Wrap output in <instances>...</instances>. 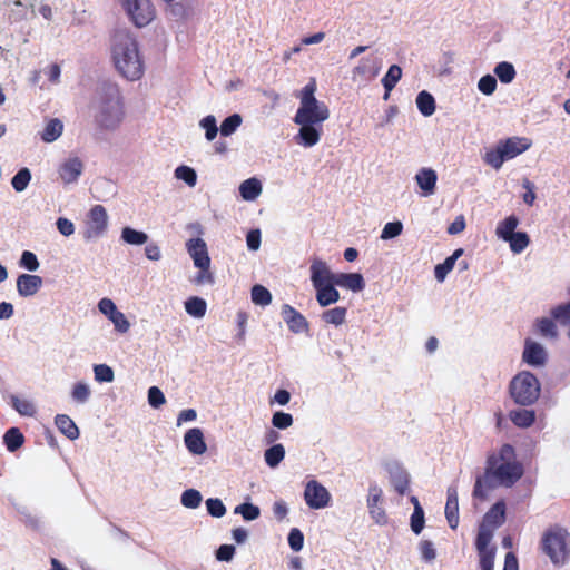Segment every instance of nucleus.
<instances>
[{
  "label": "nucleus",
  "mask_w": 570,
  "mask_h": 570,
  "mask_svg": "<svg viewBox=\"0 0 570 570\" xmlns=\"http://www.w3.org/2000/svg\"><path fill=\"white\" fill-rule=\"evenodd\" d=\"M11 403L13 409L23 416H33L36 414V407L33 403L27 399L12 395Z\"/></svg>",
  "instance_id": "a19ab883"
},
{
  "label": "nucleus",
  "mask_w": 570,
  "mask_h": 570,
  "mask_svg": "<svg viewBox=\"0 0 570 570\" xmlns=\"http://www.w3.org/2000/svg\"><path fill=\"white\" fill-rule=\"evenodd\" d=\"M107 227V216H89L86 222L85 237L94 238L101 235Z\"/></svg>",
  "instance_id": "c85d7f7f"
},
{
  "label": "nucleus",
  "mask_w": 570,
  "mask_h": 570,
  "mask_svg": "<svg viewBox=\"0 0 570 570\" xmlns=\"http://www.w3.org/2000/svg\"><path fill=\"white\" fill-rule=\"evenodd\" d=\"M416 106L423 116H432L435 111V99L430 92L423 90L416 96Z\"/></svg>",
  "instance_id": "473e14b6"
},
{
  "label": "nucleus",
  "mask_w": 570,
  "mask_h": 570,
  "mask_svg": "<svg viewBox=\"0 0 570 570\" xmlns=\"http://www.w3.org/2000/svg\"><path fill=\"white\" fill-rule=\"evenodd\" d=\"M185 309L190 316L200 318L206 314L207 304L205 299L198 296H191L185 302Z\"/></svg>",
  "instance_id": "f704fd0d"
},
{
  "label": "nucleus",
  "mask_w": 570,
  "mask_h": 570,
  "mask_svg": "<svg viewBox=\"0 0 570 570\" xmlns=\"http://www.w3.org/2000/svg\"><path fill=\"white\" fill-rule=\"evenodd\" d=\"M419 187L424 196L432 195L436 185V173L431 168H422L415 176Z\"/></svg>",
  "instance_id": "393cba45"
},
{
  "label": "nucleus",
  "mask_w": 570,
  "mask_h": 570,
  "mask_svg": "<svg viewBox=\"0 0 570 570\" xmlns=\"http://www.w3.org/2000/svg\"><path fill=\"white\" fill-rule=\"evenodd\" d=\"M464 249L458 248L453 252V254L445 258V261L441 264H438L434 267V276L438 282H443L448 274L453 269L455 262L463 255Z\"/></svg>",
  "instance_id": "bb28decb"
},
{
  "label": "nucleus",
  "mask_w": 570,
  "mask_h": 570,
  "mask_svg": "<svg viewBox=\"0 0 570 570\" xmlns=\"http://www.w3.org/2000/svg\"><path fill=\"white\" fill-rule=\"evenodd\" d=\"M381 67V59L370 55L362 58L358 65L353 68L352 78L354 81H371L380 73Z\"/></svg>",
  "instance_id": "f8f14e48"
},
{
  "label": "nucleus",
  "mask_w": 570,
  "mask_h": 570,
  "mask_svg": "<svg viewBox=\"0 0 570 570\" xmlns=\"http://www.w3.org/2000/svg\"><path fill=\"white\" fill-rule=\"evenodd\" d=\"M148 402L155 409H158L160 405L165 404L166 399L159 387L151 386L148 390Z\"/></svg>",
  "instance_id": "680f3d73"
},
{
  "label": "nucleus",
  "mask_w": 570,
  "mask_h": 570,
  "mask_svg": "<svg viewBox=\"0 0 570 570\" xmlns=\"http://www.w3.org/2000/svg\"><path fill=\"white\" fill-rule=\"evenodd\" d=\"M346 308L342 306H337L331 309L323 312L322 320L327 324H333L335 326L342 325L346 318Z\"/></svg>",
  "instance_id": "4c0bfd02"
},
{
  "label": "nucleus",
  "mask_w": 570,
  "mask_h": 570,
  "mask_svg": "<svg viewBox=\"0 0 570 570\" xmlns=\"http://www.w3.org/2000/svg\"><path fill=\"white\" fill-rule=\"evenodd\" d=\"M95 379L99 382H111L114 380V371L106 364H99L94 367Z\"/></svg>",
  "instance_id": "052dcab7"
},
{
  "label": "nucleus",
  "mask_w": 570,
  "mask_h": 570,
  "mask_svg": "<svg viewBox=\"0 0 570 570\" xmlns=\"http://www.w3.org/2000/svg\"><path fill=\"white\" fill-rule=\"evenodd\" d=\"M494 73L502 83H510L515 78V69L512 63L502 61L494 68Z\"/></svg>",
  "instance_id": "58836bf2"
},
{
  "label": "nucleus",
  "mask_w": 570,
  "mask_h": 570,
  "mask_svg": "<svg viewBox=\"0 0 570 570\" xmlns=\"http://www.w3.org/2000/svg\"><path fill=\"white\" fill-rule=\"evenodd\" d=\"M120 2L138 28L146 27L155 19L156 11L150 0H120Z\"/></svg>",
  "instance_id": "1a4fd4ad"
},
{
  "label": "nucleus",
  "mask_w": 570,
  "mask_h": 570,
  "mask_svg": "<svg viewBox=\"0 0 570 570\" xmlns=\"http://www.w3.org/2000/svg\"><path fill=\"white\" fill-rule=\"evenodd\" d=\"M421 556L425 561H432L435 559L436 553L434 546L431 541L424 540L420 543Z\"/></svg>",
  "instance_id": "338daca9"
},
{
  "label": "nucleus",
  "mask_w": 570,
  "mask_h": 570,
  "mask_svg": "<svg viewBox=\"0 0 570 570\" xmlns=\"http://www.w3.org/2000/svg\"><path fill=\"white\" fill-rule=\"evenodd\" d=\"M522 358L529 365L540 366L546 363L547 354L544 348L539 343L527 338Z\"/></svg>",
  "instance_id": "6ab92c4d"
},
{
  "label": "nucleus",
  "mask_w": 570,
  "mask_h": 570,
  "mask_svg": "<svg viewBox=\"0 0 570 570\" xmlns=\"http://www.w3.org/2000/svg\"><path fill=\"white\" fill-rule=\"evenodd\" d=\"M122 239L131 245H142L147 242L148 236L144 232L135 230L130 227H125L122 229Z\"/></svg>",
  "instance_id": "c03bdc74"
},
{
  "label": "nucleus",
  "mask_w": 570,
  "mask_h": 570,
  "mask_svg": "<svg viewBox=\"0 0 570 570\" xmlns=\"http://www.w3.org/2000/svg\"><path fill=\"white\" fill-rule=\"evenodd\" d=\"M304 499L311 509H323L328 505L331 494L318 481L312 480L306 483Z\"/></svg>",
  "instance_id": "9b49d317"
},
{
  "label": "nucleus",
  "mask_w": 570,
  "mask_h": 570,
  "mask_svg": "<svg viewBox=\"0 0 570 570\" xmlns=\"http://www.w3.org/2000/svg\"><path fill=\"white\" fill-rule=\"evenodd\" d=\"M478 88L482 94L490 96L497 89V79L491 75H485L479 80Z\"/></svg>",
  "instance_id": "4d7b16f0"
},
{
  "label": "nucleus",
  "mask_w": 570,
  "mask_h": 570,
  "mask_svg": "<svg viewBox=\"0 0 570 570\" xmlns=\"http://www.w3.org/2000/svg\"><path fill=\"white\" fill-rule=\"evenodd\" d=\"M55 424L68 439L76 440L79 436V429L68 415L58 414L55 417Z\"/></svg>",
  "instance_id": "cd10ccee"
},
{
  "label": "nucleus",
  "mask_w": 570,
  "mask_h": 570,
  "mask_svg": "<svg viewBox=\"0 0 570 570\" xmlns=\"http://www.w3.org/2000/svg\"><path fill=\"white\" fill-rule=\"evenodd\" d=\"M112 60L118 72L128 80H138L144 75L138 43L126 31H118L114 36Z\"/></svg>",
  "instance_id": "f03ea898"
},
{
  "label": "nucleus",
  "mask_w": 570,
  "mask_h": 570,
  "mask_svg": "<svg viewBox=\"0 0 570 570\" xmlns=\"http://www.w3.org/2000/svg\"><path fill=\"white\" fill-rule=\"evenodd\" d=\"M175 176L178 179H181L185 183H187L189 186H194L196 184V180H197L196 171L193 168L188 167V166H179V167H177L176 170H175Z\"/></svg>",
  "instance_id": "864d4df0"
},
{
  "label": "nucleus",
  "mask_w": 570,
  "mask_h": 570,
  "mask_svg": "<svg viewBox=\"0 0 570 570\" xmlns=\"http://www.w3.org/2000/svg\"><path fill=\"white\" fill-rule=\"evenodd\" d=\"M531 141L524 137H511L500 140L495 148L487 150L483 160L494 169H500L504 161L510 160L528 150Z\"/></svg>",
  "instance_id": "39448f33"
},
{
  "label": "nucleus",
  "mask_w": 570,
  "mask_h": 570,
  "mask_svg": "<svg viewBox=\"0 0 570 570\" xmlns=\"http://www.w3.org/2000/svg\"><path fill=\"white\" fill-rule=\"evenodd\" d=\"M492 540V533L487 529H479L475 547L479 553L481 570H493L495 548L489 547Z\"/></svg>",
  "instance_id": "9d476101"
},
{
  "label": "nucleus",
  "mask_w": 570,
  "mask_h": 570,
  "mask_svg": "<svg viewBox=\"0 0 570 570\" xmlns=\"http://www.w3.org/2000/svg\"><path fill=\"white\" fill-rule=\"evenodd\" d=\"M403 230V225L400 220H394V222H390L387 223L382 233H381V238L382 239H391V238H394L396 236H399Z\"/></svg>",
  "instance_id": "6e6d98bb"
},
{
  "label": "nucleus",
  "mask_w": 570,
  "mask_h": 570,
  "mask_svg": "<svg viewBox=\"0 0 570 570\" xmlns=\"http://www.w3.org/2000/svg\"><path fill=\"white\" fill-rule=\"evenodd\" d=\"M185 445L188 449V451L193 454H203L206 452L207 446L204 441V435L200 429H190L186 432L185 438Z\"/></svg>",
  "instance_id": "5701e85b"
},
{
  "label": "nucleus",
  "mask_w": 570,
  "mask_h": 570,
  "mask_svg": "<svg viewBox=\"0 0 570 570\" xmlns=\"http://www.w3.org/2000/svg\"><path fill=\"white\" fill-rule=\"evenodd\" d=\"M301 126L297 134V142L305 147L315 146L321 138L322 127H316V124H298Z\"/></svg>",
  "instance_id": "4be33fe9"
},
{
  "label": "nucleus",
  "mask_w": 570,
  "mask_h": 570,
  "mask_svg": "<svg viewBox=\"0 0 570 570\" xmlns=\"http://www.w3.org/2000/svg\"><path fill=\"white\" fill-rule=\"evenodd\" d=\"M505 521V503L499 501L494 503L490 510L484 514L483 522L479 529L487 528L492 534L493 530L502 525Z\"/></svg>",
  "instance_id": "a211bd4d"
},
{
  "label": "nucleus",
  "mask_w": 570,
  "mask_h": 570,
  "mask_svg": "<svg viewBox=\"0 0 570 570\" xmlns=\"http://www.w3.org/2000/svg\"><path fill=\"white\" fill-rule=\"evenodd\" d=\"M206 508L208 513L215 518H222L226 513V507L222 500L217 498L207 499Z\"/></svg>",
  "instance_id": "603ef678"
},
{
  "label": "nucleus",
  "mask_w": 570,
  "mask_h": 570,
  "mask_svg": "<svg viewBox=\"0 0 570 570\" xmlns=\"http://www.w3.org/2000/svg\"><path fill=\"white\" fill-rule=\"evenodd\" d=\"M261 191L262 184L257 178L246 179L239 187V193L245 200H254Z\"/></svg>",
  "instance_id": "2f4dec72"
},
{
  "label": "nucleus",
  "mask_w": 570,
  "mask_h": 570,
  "mask_svg": "<svg viewBox=\"0 0 570 570\" xmlns=\"http://www.w3.org/2000/svg\"><path fill=\"white\" fill-rule=\"evenodd\" d=\"M414 511L411 515V529L415 534H420L424 528V512L416 498H413Z\"/></svg>",
  "instance_id": "79ce46f5"
},
{
  "label": "nucleus",
  "mask_w": 570,
  "mask_h": 570,
  "mask_svg": "<svg viewBox=\"0 0 570 570\" xmlns=\"http://www.w3.org/2000/svg\"><path fill=\"white\" fill-rule=\"evenodd\" d=\"M20 264L22 267L27 268L28 271H36L39 267V262L37 256L29 250H24L21 255Z\"/></svg>",
  "instance_id": "0e129e2a"
},
{
  "label": "nucleus",
  "mask_w": 570,
  "mask_h": 570,
  "mask_svg": "<svg viewBox=\"0 0 570 570\" xmlns=\"http://www.w3.org/2000/svg\"><path fill=\"white\" fill-rule=\"evenodd\" d=\"M552 318H540L537 321V327L540 334L544 337L556 338L558 336V330Z\"/></svg>",
  "instance_id": "a18cd8bd"
},
{
  "label": "nucleus",
  "mask_w": 570,
  "mask_h": 570,
  "mask_svg": "<svg viewBox=\"0 0 570 570\" xmlns=\"http://www.w3.org/2000/svg\"><path fill=\"white\" fill-rule=\"evenodd\" d=\"M336 284L331 283L323 286H320L318 288H315L316 291V301L317 303L325 307L331 304L336 303L340 299V293L335 288Z\"/></svg>",
  "instance_id": "a878e982"
},
{
  "label": "nucleus",
  "mask_w": 570,
  "mask_h": 570,
  "mask_svg": "<svg viewBox=\"0 0 570 570\" xmlns=\"http://www.w3.org/2000/svg\"><path fill=\"white\" fill-rule=\"evenodd\" d=\"M242 124V117L238 114H234L225 118L220 125L222 136H230Z\"/></svg>",
  "instance_id": "49530a36"
},
{
  "label": "nucleus",
  "mask_w": 570,
  "mask_h": 570,
  "mask_svg": "<svg viewBox=\"0 0 570 570\" xmlns=\"http://www.w3.org/2000/svg\"><path fill=\"white\" fill-rule=\"evenodd\" d=\"M252 301L259 306H267L272 302L271 292L263 285L256 284L252 287Z\"/></svg>",
  "instance_id": "ea45409f"
},
{
  "label": "nucleus",
  "mask_w": 570,
  "mask_h": 570,
  "mask_svg": "<svg viewBox=\"0 0 570 570\" xmlns=\"http://www.w3.org/2000/svg\"><path fill=\"white\" fill-rule=\"evenodd\" d=\"M445 517L451 529L455 530L459 524V499L455 487H450L446 492Z\"/></svg>",
  "instance_id": "412c9836"
},
{
  "label": "nucleus",
  "mask_w": 570,
  "mask_h": 570,
  "mask_svg": "<svg viewBox=\"0 0 570 570\" xmlns=\"http://www.w3.org/2000/svg\"><path fill=\"white\" fill-rule=\"evenodd\" d=\"M62 130V122L59 119L53 118L46 125L41 132V139L46 142H52L61 136Z\"/></svg>",
  "instance_id": "c9c22d12"
},
{
  "label": "nucleus",
  "mask_w": 570,
  "mask_h": 570,
  "mask_svg": "<svg viewBox=\"0 0 570 570\" xmlns=\"http://www.w3.org/2000/svg\"><path fill=\"white\" fill-rule=\"evenodd\" d=\"M83 170V164L79 157H70L59 166L58 174L65 184L77 181Z\"/></svg>",
  "instance_id": "f3484780"
},
{
  "label": "nucleus",
  "mask_w": 570,
  "mask_h": 570,
  "mask_svg": "<svg viewBox=\"0 0 570 570\" xmlns=\"http://www.w3.org/2000/svg\"><path fill=\"white\" fill-rule=\"evenodd\" d=\"M282 317L291 332L298 334L308 330V322L303 314L289 304L282 306Z\"/></svg>",
  "instance_id": "2eb2a0df"
},
{
  "label": "nucleus",
  "mask_w": 570,
  "mask_h": 570,
  "mask_svg": "<svg viewBox=\"0 0 570 570\" xmlns=\"http://www.w3.org/2000/svg\"><path fill=\"white\" fill-rule=\"evenodd\" d=\"M551 317L562 326L570 325V303L560 304L551 309Z\"/></svg>",
  "instance_id": "37998d69"
},
{
  "label": "nucleus",
  "mask_w": 570,
  "mask_h": 570,
  "mask_svg": "<svg viewBox=\"0 0 570 570\" xmlns=\"http://www.w3.org/2000/svg\"><path fill=\"white\" fill-rule=\"evenodd\" d=\"M24 441V435L18 428H10L3 435V443L9 452H16L19 450L23 445Z\"/></svg>",
  "instance_id": "7c9ffc66"
},
{
  "label": "nucleus",
  "mask_w": 570,
  "mask_h": 570,
  "mask_svg": "<svg viewBox=\"0 0 570 570\" xmlns=\"http://www.w3.org/2000/svg\"><path fill=\"white\" fill-rule=\"evenodd\" d=\"M509 417L512 421V423L518 428H529L531 426L535 421V413L533 410H513L510 411Z\"/></svg>",
  "instance_id": "c756f323"
},
{
  "label": "nucleus",
  "mask_w": 570,
  "mask_h": 570,
  "mask_svg": "<svg viewBox=\"0 0 570 570\" xmlns=\"http://www.w3.org/2000/svg\"><path fill=\"white\" fill-rule=\"evenodd\" d=\"M31 174L28 168H21L12 178L11 184L16 191H22L30 183Z\"/></svg>",
  "instance_id": "de8ad7c7"
},
{
  "label": "nucleus",
  "mask_w": 570,
  "mask_h": 570,
  "mask_svg": "<svg viewBox=\"0 0 570 570\" xmlns=\"http://www.w3.org/2000/svg\"><path fill=\"white\" fill-rule=\"evenodd\" d=\"M316 82L312 79L301 91V105L294 117L295 124L322 125L330 117L328 107L315 98Z\"/></svg>",
  "instance_id": "20e7f679"
},
{
  "label": "nucleus",
  "mask_w": 570,
  "mask_h": 570,
  "mask_svg": "<svg viewBox=\"0 0 570 570\" xmlns=\"http://www.w3.org/2000/svg\"><path fill=\"white\" fill-rule=\"evenodd\" d=\"M235 553V547L232 544H222L216 551V558L219 561H230Z\"/></svg>",
  "instance_id": "774afa93"
},
{
  "label": "nucleus",
  "mask_w": 570,
  "mask_h": 570,
  "mask_svg": "<svg viewBox=\"0 0 570 570\" xmlns=\"http://www.w3.org/2000/svg\"><path fill=\"white\" fill-rule=\"evenodd\" d=\"M235 513L242 514L246 521H253L259 517V508L252 503H242L234 510Z\"/></svg>",
  "instance_id": "8fccbe9b"
},
{
  "label": "nucleus",
  "mask_w": 570,
  "mask_h": 570,
  "mask_svg": "<svg viewBox=\"0 0 570 570\" xmlns=\"http://www.w3.org/2000/svg\"><path fill=\"white\" fill-rule=\"evenodd\" d=\"M272 424L277 429H287L293 424V416L289 413L276 412L272 417Z\"/></svg>",
  "instance_id": "bf43d9fd"
},
{
  "label": "nucleus",
  "mask_w": 570,
  "mask_h": 570,
  "mask_svg": "<svg viewBox=\"0 0 570 570\" xmlns=\"http://www.w3.org/2000/svg\"><path fill=\"white\" fill-rule=\"evenodd\" d=\"M402 77V69L397 65H392L385 76L382 78V85L385 89V99L389 97L390 91H392L396 83L400 81Z\"/></svg>",
  "instance_id": "72a5a7b5"
},
{
  "label": "nucleus",
  "mask_w": 570,
  "mask_h": 570,
  "mask_svg": "<svg viewBox=\"0 0 570 570\" xmlns=\"http://www.w3.org/2000/svg\"><path fill=\"white\" fill-rule=\"evenodd\" d=\"M542 549L554 564H563L570 557V534L561 527L550 528L542 537Z\"/></svg>",
  "instance_id": "0eeeda50"
},
{
  "label": "nucleus",
  "mask_w": 570,
  "mask_h": 570,
  "mask_svg": "<svg viewBox=\"0 0 570 570\" xmlns=\"http://www.w3.org/2000/svg\"><path fill=\"white\" fill-rule=\"evenodd\" d=\"M519 220L515 216H508L497 226V236L509 243L510 249L514 254H520L530 244V238L524 232H515Z\"/></svg>",
  "instance_id": "6e6552de"
},
{
  "label": "nucleus",
  "mask_w": 570,
  "mask_h": 570,
  "mask_svg": "<svg viewBox=\"0 0 570 570\" xmlns=\"http://www.w3.org/2000/svg\"><path fill=\"white\" fill-rule=\"evenodd\" d=\"M42 286V278L38 275L21 274L17 279V291L20 296L35 295Z\"/></svg>",
  "instance_id": "aec40b11"
},
{
  "label": "nucleus",
  "mask_w": 570,
  "mask_h": 570,
  "mask_svg": "<svg viewBox=\"0 0 570 570\" xmlns=\"http://www.w3.org/2000/svg\"><path fill=\"white\" fill-rule=\"evenodd\" d=\"M186 249L194 261L196 267L210 265L207 245L204 239L196 237L186 242Z\"/></svg>",
  "instance_id": "4468645a"
},
{
  "label": "nucleus",
  "mask_w": 570,
  "mask_h": 570,
  "mask_svg": "<svg viewBox=\"0 0 570 570\" xmlns=\"http://www.w3.org/2000/svg\"><path fill=\"white\" fill-rule=\"evenodd\" d=\"M382 503V490L377 487H372L370 489V494L367 498V507L372 519L375 523L380 525H384L387 523V515L385 510L381 505Z\"/></svg>",
  "instance_id": "dca6fc26"
},
{
  "label": "nucleus",
  "mask_w": 570,
  "mask_h": 570,
  "mask_svg": "<svg viewBox=\"0 0 570 570\" xmlns=\"http://www.w3.org/2000/svg\"><path fill=\"white\" fill-rule=\"evenodd\" d=\"M541 386L534 374L528 371L518 373L509 384V393L519 405H532L540 396Z\"/></svg>",
  "instance_id": "423d86ee"
},
{
  "label": "nucleus",
  "mask_w": 570,
  "mask_h": 570,
  "mask_svg": "<svg viewBox=\"0 0 570 570\" xmlns=\"http://www.w3.org/2000/svg\"><path fill=\"white\" fill-rule=\"evenodd\" d=\"M200 126L205 129V137L207 140L212 141L216 138L218 128L214 116L209 115L203 118L200 120Z\"/></svg>",
  "instance_id": "3c124183"
},
{
  "label": "nucleus",
  "mask_w": 570,
  "mask_h": 570,
  "mask_svg": "<svg viewBox=\"0 0 570 570\" xmlns=\"http://www.w3.org/2000/svg\"><path fill=\"white\" fill-rule=\"evenodd\" d=\"M288 544H289L291 549L295 552H298L302 550L303 544H304V534L299 529L293 528L289 531Z\"/></svg>",
  "instance_id": "13d9d810"
},
{
  "label": "nucleus",
  "mask_w": 570,
  "mask_h": 570,
  "mask_svg": "<svg viewBox=\"0 0 570 570\" xmlns=\"http://www.w3.org/2000/svg\"><path fill=\"white\" fill-rule=\"evenodd\" d=\"M523 473V465L518 461L514 448L505 443L488 455L484 473L475 480L473 497L484 500L489 491L498 487L511 488Z\"/></svg>",
  "instance_id": "f257e3e1"
},
{
  "label": "nucleus",
  "mask_w": 570,
  "mask_h": 570,
  "mask_svg": "<svg viewBox=\"0 0 570 570\" xmlns=\"http://www.w3.org/2000/svg\"><path fill=\"white\" fill-rule=\"evenodd\" d=\"M285 456V449L282 444H274L265 451V462L269 468H276Z\"/></svg>",
  "instance_id": "e433bc0d"
},
{
  "label": "nucleus",
  "mask_w": 570,
  "mask_h": 570,
  "mask_svg": "<svg viewBox=\"0 0 570 570\" xmlns=\"http://www.w3.org/2000/svg\"><path fill=\"white\" fill-rule=\"evenodd\" d=\"M334 283L353 292H360L365 286L364 278L358 273H337Z\"/></svg>",
  "instance_id": "b1692460"
},
{
  "label": "nucleus",
  "mask_w": 570,
  "mask_h": 570,
  "mask_svg": "<svg viewBox=\"0 0 570 570\" xmlns=\"http://www.w3.org/2000/svg\"><path fill=\"white\" fill-rule=\"evenodd\" d=\"M71 395L75 401L85 403L90 395V390L85 383H77L72 389Z\"/></svg>",
  "instance_id": "e2e57ef3"
},
{
  "label": "nucleus",
  "mask_w": 570,
  "mask_h": 570,
  "mask_svg": "<svg viewBox=\"0 0 570 570\" xmlns=\"http://www.w3.org/2000/svg\"><path fill=\"white\" fill-rule=\"evenodd\" d=\"M199 272L195 275L193 282L196 285H204V284H214L215 277L214 274L210 271V265H206L204 267H197Z\"/></svg>",
  "instance_id": "5fc2aeb1"
},
{
  "label": "nucleus",
  "mask_w": 570,
  "mask_h": 570,
  "mask_svg": "<svg viewBox=\"0 0 570 570\" xmlns=\"http://www.w3.org/2000/svg\"><path fill=\"white\" fill-rule=\"evenodd\" d=\"M202 502V494L195 489H188L181 494V504L189 509H196Z\"/></svg>",
  "instance_id": "09e8293b"
},
{
  "label": "nucleus",
  "mask_w": 570,
  "mask_h": 570,
  "mask_svg": "<svg viewBox=\"0 0 570 570\" xmlns=\"http://www.w3.org/2000/svg\"><path fill=\"white\" fill-rule=\"evenodd\" d=\"M109 320L119 332L125 333L129 330L130 324L124 313L117 311Z\"/></svg>",
  "instance_id": "69168bd1"
},
{
  "label": "nucleus",
  "mask_w": 570,
  "mask_h": 570,
  "mask_svg": "<svg viewBox=\"0 0 570 570\" xmlns=\"http://www.w3.org/2000/svg\"><path fill=\"white\" fill-rule=\"evenodd\" d=\"M124 118L125 106L119 88L116 85L105 86L96 105V125L102 130H115Z\"/></svg>",
  "instance_id": "7ed1b4c3"
},
{
  "label": "nucleus",
  "mask_w": 570,
  "mask_h": 570,
  "mask_svg": "<svg viewBox=\"0 0 570 570\" xmlns=\"http://www.w3.org/2000/svg\"><path fill=\"white\" fill-rule=\"evenodd\" d=\"M311 282L314 288H318L320 286L334 283L335 275L331 272L328 265L322 261L321 258H313L311 261Z\"/></svg>",
  "instance_id": "ddd939ff"
}]
</instances>
